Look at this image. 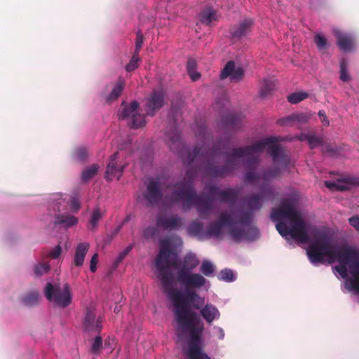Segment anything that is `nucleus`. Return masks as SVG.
<instances>
[{
    "label": "nucleus",
    "mask_w": 359,
    "mask_h": 359,
    "mask_svg": "<svg viewBox=\"0 0 359 359\" xmlns=\"http://www.w3.org/2000/svg\"><path fill=\"white\" fill-rule=\"evenodd\" d=\"M349 63L347 59L343 57L339 60V79L341 81L347 83L352 79L348 71Z\"/></svg>",
    "instance_id": "nucleus-22"
},
{
    "label": "nucleus",
    "mask_w": 359,
    "mask_h": 359,
    "mask_svg": "<svg viewBox=\"0 0 359 359\" xmlns=\"http://www.w3.org/2000/svg\"><path fill=\"white\" fill-rule=\"evenodd\" d=\"M126 86V80L119 77L116 81L109 84L102 91V96L107 102H111L118 99Z\"/></svg>",
    "instance_id": "nucleus-12"
},
{
    "label": "nucleus",
    "mask_w": 359,
    "mask_h": 359,
    "mask_svg": "<svg viewBox=\"0 0 359 359\" xmlns=\"http://www.w3.org/2000/svg\"><path fill=\"white\" fill-rule=\"evenodd\" d=\"M309 96V94L306 92L299 91L295 92L294 93L290 94L287 97V100L289 102L292 104H297L299 102L306 99Z\"/></svg>",
    "instance_id": "nucleus-34"
},
{
    "label": "nucleus",
    "mask_w": 359,
    "mask_h": 359,
    "mask_svg": "<svg viewBox=\"0 0 359 359\" xmlns=\"http://www.w3.org/2000/svg\"><path fill=\"white\" fill-rule=\"evenodd\" d=\"M188 230L191 234L197 236L199 239H206L205 230L203 229V223L201 222L200 221L195 220L189 224Z\"/></svg>",
    "instance_id": "nucleus-21"
},
{
    "label": "nucleus",
    "mask_w": 359,
    "mask_h": 359,
    "mask_svg": "<svg viewBox=\"0 0 359 359\" xmlns=\"http://www.w3.org/2000/svg\"><path fill=\"white\" fill-rule=\"evenodd\" d=\"M217 278L220 280L231 283L236 280V273L231 269H224L218 273Z\"/></svg>",
    "instance_id": "nucleus-29"
},
{
    "label": "nucleus",
    "mask_w": 359,
    "mask_h": 359,
    "mask_svg": "<svg viewBox=\"0 0 359 359\" xmlns=\"http://www.w3.org/2000/svg\"><path fill=\"white\" fill-rule=\"evenodd\" d=\"M275 86L276 83L273 79H264L260 88V95L263 97L267 96L274 90Z\"/></svg>",
    "instance_id": "nucleus-28"
},
{
    "label": "nucleus",
    "mask_w": 359,
    "mask_h": 359,
    "mask_svg": "<svg viewBox=\"0 0 359 359\" xmlns=\"http://www.w3.org/2000/svg\"><path fill=\"white\" fill-rule=\"evenodd\" d=\"M127 165L126 163H123L120 160L119 154L114 153L109 159L105 172V179L107 181L114 180H119L122 176L123 170Z\"/></svg>",
    "instance_id": "nucleus-11"
},
{
    "label": "nucleus",
    "mask_w": 359,
    "mask_h": 359,
    "mask_svg": "<svg viewBox=\"0 0 359 359\" xmlns=\"http://www.w3.org/2000/svg\"><path fill=\"white\" fill-rule=\"evenodd\" d=\"M244 72L241 67H236L233 61H229L221 72L220 78H229L231 81H238L243 77Z\"/></svg>",
    "instance_id": "nucleus-15"
},
{
    "label": "nucleus",
    "mask_w": 359,
    "mask_h": 359,
    "mask_svg": "<svg viewBox=\"0 0 359 359\" xmlns=\"http://www.w3.org/2000/svg\"><path fill=\"white\" fill-rule=\"evenodd\" d=\"M196 306L194 303H184V316L180 318L176 313L177 306L170 302L175 320V329L179 337L184 338L186 341L182 347L184 359H212L203 350V334L204 323L201 317L191 309L199 310L200 316L208 324L220 318L221 313L218 308L212 303L205 304V299L201 297Z\"/></svg>",
    "instance_id": "nucleus-4"
},
{
    "label": "nucleus",
    "mask_w": 359,
    "mask_h": 359,
    "mask_svg": "<svg viewBox=\"0 0 359 359\" xmlns=\"http://www.w3.org/2000/svg\"><path fill=\"white\" fill-rule=\"evenodd\" d=\"M88 158V150L85 146H78L72 152V158L79 162H83Z\"/></svg>",
    "instance_id": "nucleus-26"
},
{
    "label": "nucleus",
    "mask_w": 359,
    "mask_h": 359,
    "mask_svg": "<svg viewBox=\"0 0 359 359\" xmlns=\"http://www.w3.org/2000/svg\"><path fill=\"white\" fill-rule=\"evenodd\" d=\"M167 137L170 142V147L172 150L181 145L180 135L177 130L175 129L172 133H168Z\"/></svg>",
    "instance_id": "nucleus-33"
},
{
    "label": "nucleus",
    "mask_w": 359,
    "mask_h": 359,
    "mask_svg": "<svg viewBox=\"0 0 359 359\" xmlns=\"http://www.w3.org/2000/svg\"><path fill=\"white\" fill-rule=\"evenodd\" d=\"M270 218L278 232L289 244L293 241L309 244L306 254L313 265L337 262L332 267L333 273L345 280L346 290L359 294L358 247L337 245L327 231L311 226L305 221L293 199L282 200L280 207L272 209Z\"/></svg>",
    "instance_id": "nucleus-2"
},
{
    "label": "nucleus",
    "mask_w": 359,
    "mask_h": 359,
    "mask_svg": "<svg viewBox=\"0 0 359 359\" xmlns=\"http://www.w3.org/2000/svg\"><path fill=\"white\" fill-rule=\"evenodd\" d=\"M90 246V243L86 241L79 242L76 245L72 259V266L76 268L83 266Z\"/></svg>",
    "instance_id": "nucleus-14"
},
{
    "label": "nucleus",
    "mask_w": 359,
    "mask_h": 359,
    "mask_svg": "<svg viewBox=\"0 0 359 359\" xmlns=\"http://www.w3.org/2000/svg\"><path fill=\"white\" fill-rule=\"evenodd\" d=\"M44 294L49 302L58 307H67L72 301L71 287L67 283H48L45 287Z\"/></svg>",
    "instance_id": "nucleus-5"
},
{
    "label": "nucleus",
    "mask_w": 359,
    "mask_h": 359,
    "mask_svg": "<svg viewBox=\"0 0 359 359\" xmlns=\"http://www.w3.org/2000/svg\"><path fill=\"white\" fill-rule=\"evenodd\" d=\"M265 149L272 158L273 166L262 172L252 170L245 172V181L257 185L259 189L258 193L251 194L245 198L247 209L236 208L222 212L218 219L210 223L205 229L206 239L220 238L226 233L235 242L255 241L259 236L254 224L255 212L260 210L265 201L274 198L271 182L290 164V158L280 147L277 137H265L250 147L231 150L222 146L221 143L213 148L209 144L196 147L192 153L188 154L187 161L191 168L183 181L171 185L164 177L151 178L147 182L144 198L148 205L160 202L164 207L179 205L182 211L195 206L198 216L206 219L212 214L215 201L232 203L236 201L238 193L233 189H221L210 186L206 189L207 193L196 194L191 180L196 176L197 169L204 168L213 177L226 175L233 172L241 162L249 167L257 165L260 154Z\"/></svg>",
    "instance_id": "nucleus-1"
},
{
    "label": "nucleus",
    "mask_w": 359,
    "mask_h": 359,
    "mask_svg": "<svg viewBox=\"0 0 359 359\" xmlns=\"http://www.w3.org/2000/svg\"><path fill=\"white\" fill-rule=\"evenodd\" d=\"M188 74H189V75L191 77L192 81H196L201 76V74L198 72H196V69H193L192 72H188Z\"/></svg>",
    "instance_id": "nucleus-45"
},
{
    "label": "nucleus",
    "mask_w": 359,
    "mask_h": 359,
    "mask_svg": "<svg viewBox=\"0 0 359 359\" xmlns=\"http://www.w3.org/2000/svg\"><path fill=\"white\" fill-rule=\"evenodd\" d=\"M79 219L70 213L57 214L54 218V225L60 226L65 229L71 228L76 225Z\"/></svg>",
    "instance_id": "nucleus-18"
},
{
    "label": "nucleus",
    "mask_w": 359,
    "mask_h": 359,
    "mask_svg": "<svg viewBox=\"0 0 359 359\" xmlns=\"http://www.w3.org/2000/svg\"><path fill=\"white\" fill-rule=\"evenodd\" d=\"M119 119L126 120L128 124L134 128H138L145 125L144 116L139 112V104L137 101L130 103L123 102L118 114Z\"/></svg>",
    "instance_id": "nucleus-6"
},
{
    "label": "nucleus",
    "mask_w": 359,
    "mask_h": 359,
    "mask_svg": "<svg viewBox=\"0 0 359 359\" xmlns=\"http://www.w3.org/2000/svg\"><path fill=\"white\" fill-rule=\"evenodd\" d=\"M98 263V254L95 253L90 259V270L92 273H95L97 270V264Z\"/></svg>",
    "instance_id": "nucleus-41"
},
{
    "label": "nucleus",
    "mask_w": 359,
    "mask_h": 359,
    "mask_svg": "<svg viewBox=\"0 0 359 359\" xmlns=\"http://www.w3.org/2000/svg\"><path fill=\"white\" fill-rule=\"evenodd\" d=\"M165 93L162 89L155 90L147 99L145 111L147 115L154 116L163 105Z\"/></svg>",
    "instance_id": "nucleus-13"
},
{
    "label": "nucleus",
    "mask_w": 359,
    "mask_h": 359,
    "mask_svg": "<svg viewBox=\"0 0 359 359\" xmlns=\"http://www.w3.org/2000/svg\"><path fill=\"white\" fill-rule=\"evenodd\" d=\"M297 138L300 141H306L311 149L319 146H323V149H326L331 155H335L336 152L330 145H323V140L321 137L316 136L313 133H301Z\"/></svg>",
    "instance_id": "nucleus-16"
},
{
    "label": "nucleus",
    "mask_w": 359,
    "mask_h": 359,
    "mask_svg": "<svg viewBox=\"0 0 359 359\" xmlns=\"http://www.w3.org/2000/svg\"><path fill=\"white\" fill-rule=\"evenodd\" d=\"M100 166L97 164H93L85 168L81 174V178L83 181H88L93 178L98 172Z\"/></svg>",
    "instance_id": "nucleus-31"
},
{
    "label": "nucleus",
    "mask_w": 359,
    "mask_h": 359,
    "mask_svg": "<svg viewBox=\"0 0 359 359\" xmlns=\"http://www.w3.org/2000/svg\"><path fill=\"white\" fill-rule=\"evenodd\" d=\"M115 344V341L114 339H110L109 338L108 339H106L105 340V343H104V347L107 348V347H110L111 350L112 349V346H114Z\"/></svg>",
    "instance_id": "nucleus-46"
},
{
    "label": "nucleus",
    "mask_w": 359,
    "mask_h": 359,
    "mask_svg": "<svg viewBox=\"0 0 359 359\" xmlns=\"http://www.w3.org/2000/svg\"><path fill=\"white\" fill-rule=\"evenodd\" d=\"M156 222L158 228L168 231L178 230L183 225V218L177 214H160Z\"/></svg>",
    "instance_id": "nucleus-10"
},
{
    "label": "nucleus",
    "mask_w": 359,
    "mask_h": 359,
    "mask_svg": "<svg viewBox=\"0 0 359 359\" xmlns=\"http://www.w3.org/2000/svg\"><path fill=\"white\" fill-rule=\"evenodd\" d=\"M350 225L359 233V216L354 215L348 219Z\"/></svg>",
    "instance_id": "nucleus-42"
},
{
    "label": "nucleus",
    "mask_w": 359,
    "mask_h": 359,
    "mask_svg": "<svg viewBox=\"0 0 359 359\" xmlns=\"http://www.w3.org/2000/svg\"><path fill=\"white\" fill-rule=\"evenodd\" d=\"M95 310L93 305L88 306L83 320V330L89 334L99 332L102 329V318L96 316Z\"/></svg>",
    "instance_id": "nucleus-9"
},
{
    "label": "nucleus",
    "mask_w": 359,
    "mask_h": 359,
    "mask_svg": "<svg viewBox=\"0 0 359 359\" xmlns=\"http://www.w3.org/2000/svg\"><path fill=\"white\" fill-rule=\"evenodd\" d=\"M333 34L336 38V43L343 53H353L357 49V41L355 34L351 32L334 29Z\"/></svg>",
    "instance_id": "nucleus-7"
},
{
    "label": "nucleus",
    "mask_w": 359,
    "mask_h": 359,
    "mask_svg": "<svg viewBox=\"0 0 359 359\" xmlns=\"http://www.w3.org/2000/svg\"><path fill=\"white\" fill-rule=\"evenodd\" d=\"M313 41L319 52L321 53H326L330 44L327 38L323 34L320 32L316 33L313 36Z\"/></svg>",
    "instance_id": "nucleus-23"
},
{
    "label": "nucleus",
    "mask_w": 359,
    "mask_h": 359,
    "mask_svg": "<svg viewBox=\"0 0 359 359\" xmlns=\"http://www.w3.org/2000/svg\"><path fill=\"white\" fill-rule=\"evenodd\" d=\"M355 183L353 177H342L335 181H325V185L331 190L344 191L351 189Z\"/></svg>",
    "instance_id": "nucleus-17"
},
{
    "label": "nucleus",
    "mask_w": 359,
    "mask_h": 359,
    "mask_svg": "<svg viewBox=\"0 0 359 359\" xmlns=\"http://www.w3.org/2000/svg\"><path fill=\"white\" fill-rule=\"evenodd\" d=\"M39 294L36 292H31L26 294L21 298L22 303L27 306H32L39 302Z\"/></svg>",
    "instance_id": "nucleus-30"
},
{
    "label": "nucleus",
    "mask_w": 359,
    "mask_h": 359,
    "mask_svg": "<svg viewBox=\"0 0 359 359\" xmlns=\"http://www.w3.org/2000/svg\"><path fill=\"white\" fill-rule=\"evenodd\" d=\"M155 229L151 227H149L144 231V236L145 238H151L154 235Z\"/></svg>",
    "instance_id": "nucleus-44"
},
{
    "label": "nucleus",
    "mask_w": 359,
    "mask_h": 359,
    "mask_svg": "<svg viewBox=\"0 0 359 359\" xmlns=\"http://www.w3.org/2000/svg\"><path fill=\"white\" fill-rule=\"evenodd\" d=\"M199 18L203 24L209 25L216 20L217 14L212 8H206L199 14Z\"/></svg>",
    "instance_id": "nucleus-24"
},
{
    "label": "nucleus",
    "mask_w": 359,
    "mask_h": 359,
    "mask_svg": "<svg viewBox=\"0 0 359 359\" xmlns=\"http://www.w3.org/2000/svg\"><path fill=\"white\" fill-rule=\"evenodd\" d=\"M212 330L213 336L218 340H223L224 339L225 332L222 327L215 325L212 327Z\"/></svg>",
    "instance_id": "nucleus-38"
},
{
    "label": "nucleus",
    "mask_w": 359,
    "mask_h": 359,
    "mask_svg": "<svg viewBox=\"0 0 359 359\" xmlns=\"http://www.w3.org/2000/svg\"><path fill=\"white\" fill-rule=\"evenodd\" d=\"M132 249L133 245H129L123 251H121L116 257V259H115L114 264L116 266L118 265L123 260V259L128 255V253L131 251Z\"/></svg>",
    "instance_id": "nucleus-36"
},
{
    "label": "nucleus",
    "mask_w": 359,
    "mask_h": 359,
    "mask_svg": "<svg viewBox=\"0 0 359 359\" xmlns=\"http://www.w3.org/2000/svg\"><path fill=\"white\" fill-rule=\"evenodd\" d=\"M68 204L70 210L76 213L81 208V203L78 197H73L69 202L67 201V195L62 193H55L50 197V205L57 212H60L62 208Z\"/></svg>",
    "instance_id": "nucleus-8"
},
{
    "label": "nucleus",
    "mask_w": 359,
    "mask_h": 359,
    "mask_svg": "<svg viewBox=\"0 0 359 359\" xmlns=\"http://www.w3.org/2000/svg\"><path fill=\"white\" fill-rule=\"evenodd\" d=\"M201 274L203 276L213 277L215 275L216 266L208 259H204L200 267Z\"/></svg>",
    "instance_id": "nucleus-25"
},
{
    "label": "nucleus",
    "mask_w": 359,
    "mask_h": 359,
    "mask_svg": "<svg viewBox=\"0 0 359 359\" xmlns=\"http://www.w3.org/2000/svg\"><path fill=\"white\" fill-rule=\"evenodd\" d=\"M320 121H321V123L324 125V126H329V120L327 119V116H324V117H322L320 118Z\"/></svg>",
    "instance_id": "nucleus-47"
},
{
    "label": "nucleus",
    "mask_w": 359,
    "mask_h": 359,
    "mask_svg": "<svg viewBox=\"0 0 359 359\" xmlns=\"http://www.w3.org/2000/svg\"><path fill=\"white\" fill-rule=\"evenodd\" d=\"M102 348V339L100 337L97 336L95 338L93 341L91 346V351L93 353H97L100 352V349Z\"/></svg>",
    "instance_id": "nucleus-37"
},
{
    "label": "nucleus",
    "mask_w": 359,
    "mask_h": 359,
    "mask_svg": "<svg viewBox=\"0 0 359 359\" xmlns=\"http://www.w3.org/2000/svg\"><path fill=\"white\" fill-rule=\"evenodd\" d=\"M318 116H319L320 118H322V117L325 116L326 115H325V113L324 111L320 110V111H318Z\"/></svg>",
    "instance_id": "nucleus-48"
},
{
    "label": "nucleus",
    "mask_w": 359,
    "mask_h": 359,
    "mask_svg": "<svg viewBox=\"0 0 359 359\" xmlns=\"http://www.w3.org/2000/svg\"><path fill=\"white\" fill-rule=\"evenodd\" d=\"M140 62V57L138 54L134 53L130 62L126 66L127 72H132L138 67V62Z\"/></svg>",
    "instance_id": "nucleus-35"
},
{
    "label": "nucleus",
    "mask_w": 359,
    "mask_h": 359,
    "mask_svg": "<svg viewBox=\"0 0 359 359\" xmlns=\"http://www.w3.org/2000/svg\"><path fill=\"white\" fill-rule=\"evenodd\" d=\"M62 250L60 245L55 246L48 253V256L52 259L58 258L62 254Z\"/></svg>",
    "instance_id": "nucleus-40"
},
{
    "label": "nucleus",
    "mask_w": 359,
    "mask_h": 359,
    "mask_svg": "<svg viewBox=\"0 0 359 359\" xmlns=\"http://www.w3.org/2000/svg\"><path fill=\"white\" fill-rule=\"evenodd\" d=\"M252 20L251 19H245L234 27L231 30V36L234 39H241L245 36L251 29Z\"/></svg>",
    "instance_id": "nucleus-19"
},
{
    "label": "nucleus",
    "mask_w": 359,
    "mask_h": 359,
    "mask_svg": "<svg viewBox=\"0 0 359 359\" xmlns=\"http://www.w3.org/2000/svg\"><path fill=\"white\" fill-rule=\"evenodd\" d=\"M50 269L48 263L39 262L33 266L34 274L36 277H41L48 273Z\"/></svg>",
    "instance_id": "nucleus-32"
},
{
    "label": "nucleus",
    "mask_w": 359,
    "mask_h": 359,
    "mask_svg": "<svg viewBox=\"0 0 359 359\" xmlns=\"http://www.w3.org/2000/svg\"><path fill=\"white\" fill-rule=\"evenodd\" d=\"M130 219V216L128 215L123 221V223L128 222Z\"/></svg>",
    "instance_id": "nucleus-49"
},
{
    "label": "nucleus",
    "mask_w": 359,
    "mask_h": 359,
    "mask_svg": "<svg viewBox=\"0 0 359 359\" xmlns=\"http://www.w3.org/2000/svg\"><path fill=\"white\" fill-rule=\"evenodd\" d=\"M196 63L193 59H189L187 62V72H192L193 69H196Z\"/></svg>",
    "instance_id": "nucleus-43"
},
{
    "label": "nucleus",
    "mask_w": 359,
    "mask_h": 359,
    "mask_svg": "<svg viewBox=\"0 0 359 359\" xmlns=\"http://www.w3.org/2000/svg\"><path fill=\"white\" fill-rule=\"evenodd\" d=\"M311 116L310 113L294 114L278 121V123L281 126H287L292 124L294 122L304 123L306 122Z\"/></svg>",
    "instance_id": "nucleus-20"
},
{
    "label": "nucleus",
    "mask_w": 359,
    "mask_h": 359,
    "mask_svg": "<svg viewBox=\"0 0 359 359\" xmlns=\"http://www.w3.org/2000/svg\"><path fill=\"white\" fill-rule=\"evenodd\" d=\"M143 42H144V37H143L141 32L138 31L137 33L135 53L139 54V51L140 50V49L142 46Z\"/></svg>",
    "instance_id": "nucleus-39"
},
{
    "label": "nucleus",
    "mask_w": 359,
    "mask_h": 359,
    "mask_svg": "<svg viewBox=\"0 0 359 359\" xmlns=\"http://www.w3.org/2000/svg\"><path fill=\"white\" fill-rule=\"evenodd\" d=\"M179 236L162 239L160 251L156 259V274L161 286L170 302L177 306L176 313L180 318L184 316V303L201 302V297L196 290L205 291L210 287V283L199 273H193L199 264L197 256L192 252L187 254L182 261L177 262V250L182 245Z\"/></svg>",
    "instance_id": "nucleus-3"
},
{
    "label": "nucleus",
    "mask_w": 359,
    "mask_h": 359,
    "mask_svg": "<svg viewBox=\"0 0 359 359\" xmlns=\"http://www.w3.org/2000/svg\"><path fill=\"white\" fill-rule=\"evenodd\" d=\"M104 215V211L102 210L99 208H95L90 215L89 219V229L94 230L98 225L100 220Z\"/></svg>",
    "instance_id": "nucleus-27"
}]
</instances>
